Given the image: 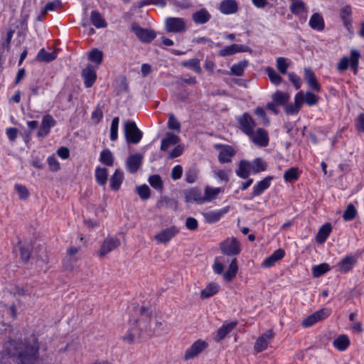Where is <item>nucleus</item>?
Segmentation results:
<instances>
[{
	"label": "nucleus",
	"instance_id": "obj_41",
	"mask_svg": "<svg viewBox=\"0 0 364 364\" xmlns=\"http://www.w3.org/2000/svg\"><path fill=\"white\" fill-rule=\"evenodd\" d=\"M252 173H257L264 171L267 168L266 162L261 158L255 159L251 161Z\"/></svg>",
	"mask_w": 364,
	"mask_h": 364
},
{
	"label": "nucleus",
	"instance_id": "obj_22",
	"mask_svg": "<svg viewBox=\"0 0 364 364\" xmlns=\"http://www.w3.org/2000/svg\"><path fill=\"white\" fill-rule=\"evenodd\" d=\"M237 324V321H232L230 323L223 324L218 330L216 336L214 338V340L216 342H220V341L224 339L226 337V336L235 328Z\"/></svg>",
	"mask_w": 364,
	"mask_h": 364
},
{
	"label": "nucleus",
	"instance_id": "obj_6",
	"mask_svg": "<svg viewBox=\"0 0 364 364\" xmlns=\"http://www.w3.org/2000/svg\"><path fill=\"white\" fill-rule=\"evenodd\" d=\"M179 232L176 226L165 228L154 235L157 244H167Z\"/></svg>",
	"mask_w": 364,
	"mask_h": 364
},
{
	"label": "nucleus",
	"instance_id": "obj_52",
	"mask_svg": "<svg viewBox=\"0 0 364 364\" xmlns=\"http://www.w3.org/2000/svg\"><path fill=\"white\" fill-rule=\"evenodd\" d=\"M119 123V118L118 117H114L110 127V139L112 141H116L118 138Z\"/></svg>",
	"mask_w": 364,
	"mask_h": 364
},
{
	"label": "nucleus",
	"instance_id": "obj_46",
	"mask_svg": "<svg viewBox=\"0 0 364 364\" xmlns=\"http://www.w3.org/2000/svg\"><path fill=\"white\" fill-rule=\"evenodd\" d=\"M99 161L108 166H112L114 162V158L112 152L109 149H105L101 151Z\"/></svg>",
	"mask_w": 364,
	"mask_h": 364
},
{
	"label": "nucleus",
	"instance_id": "obj_16",
	"mask_svg": "<svg viewBox=\"0 0 364 364\" xmlns=\"http://www.w3.org/2000/svg\"><path fill=\"white\" fill-rule=\"evenodd\" d=\"M230 210L229 206H225L222 209L213 211H209L203 213L204 218L207 223H214L218 222L222 216L228 213Z\"/></svg>",
	"mask_w": 364,
	"mask_h": 364
},
{
	"label": "nucleus",
	"instance_id": "obj_10",
	"mask_svg": "<svg viewBox=\"0 0 364 364\" xmlns=\"http://www.w3.org/2000/svg\"><path fill=\"white\" fill-rule=\"evenodd\" d=\"M120 245V240L115 237H107L102 242V245L97 252L99 257H105L108 253L114 250Z\"/></svg>",
	"mask_w": 364,
	"mask_h": 364
},
{
	"label": "nucleus",
	"instance_id": "obj_38",
	"mask_svg": "<svg viewBox=\"0 0 364 364\" xmlns=\"http://www.w3.org/2000/svg\"><path fill=\"white\" fill-rule=\"evenodd\" d=\"M57 57L56 53L55 51L48 53L44 48H42L39 50L36 55V60L40 62H50L55 60Z\"/></svg>",
	"mask_w": 364,
	"mask_h": 364
},
{
	"label": "nucleus",
	"instance_id": "obj_32",
	"mask_svg": "<svg viewBox=\"0 0 364 364\" xmlns=\"http://www.w3.org/2000/svg\"><path fill=\"white\" fill-rule=\"evenodd\" d=\"M244 51L243 46L237 44H232L231 46H228L221 49L218 52V55L222 57H225L228 55H231L235 54L237 53Z\"/></svg>",
	"mask_w": 364,
	"mask_h": 364
},
{
	"label": "nucleus",
	"instance_id": "obj_15",
	"mask_svg": "<svg viewBox=\"0 0 364 364\" xmlns=\"http://www.w3.org/2000/svg\"><path fill=\"white\" fill-rule=\"evenodd\" d=\"M82 76L84 79L85 87H91L97 78L95 69L91 65H87V67L82 72Z\"/></svg>",
	"mask_w": 364,
	"mask_h": 364
},
{
	"label": "nucleus",
	"instance_id": "obj_54",
	"mask_svg": "<svg viewBox=\"0 0 364 364\" xmlns=\"http://www.w3.org/2000/svg\"><path fill=\"white\" fill-rule=\"evenodd\" d=\"M357 210L353 204L348 205L346 210L343 213V217L345 220H352L355 218Z\"/></svg>",
	"mask_w": 364,
	"mask_h": 364
},
{
	"label": "nucleus",
	"instance_id": "obj_29",
	"mask_svg": "<svg viewBox=\"0 0 364 364\" xmlns=\"http://www.w3.org/2000/svg\"><path fill=\"white\" fill-rule=\"evenodd\" d=\"M224 192L223 188H213L207 186L204 189V196L205 203L211 202L215 200L219 193Z\"/></svg>",
	"mask_w": 364,
	"mask_h": 364
},
{
	"label": "nucleus",
	"instance_id": "obj_60",
	"mask_svg": "<svg viewBox=\"0 0 364 364\" xmlns=\"http://www.w3.org/2000/svg\"><path fill=\"white\" fill-rule=\"evenodd\" d=\"M15 190L18 193V196L21 199H26L29 196V192L26 186L21 184L15 185Z\"/></svg>",
	"mask_w": 364,
	"mask_h": 364
},
{
	"label": "nucleus",
	"instance_id": "obj_62",
	"mask_svg": "<svg viewBox=\"0 0 364 364\" xmlns=\"http://www.w3.org/2000/svg\"><path fill=\"white\" fill-rule=\"evenodd\" d=\"M198 177V171L196 169H190L186 173V181L189 183H194Z\"/></svg>",
	"mask_w": 364,
	"mask_h": 364
},
{
	"label": "nucleus",
	"instance_id": "obj_39",
	"mask_svg": "<svg viewBox=\"0 0 364 364\" xmlns=\"http://www.w3.org/2000/svg\"><path fill=\"white\" fill-rule=\"evenodd\" d=\"M90 19L92 23L98 28H105L107 23L101 16V14L97 11H92L91 12Z\"/></svg>",
	"mask_w": 364,
	"mask_h": 364
},
{
	"label": "nucleus",
	"instance_id": "obj_36",
	"mask_svg": "<svg viewBox=\"0 0 364 364\" xmlns=\"http://www.w3.org/2000/svg\"><path fill=\"white\" fill-rule=\"evenodd\" d=\"M186 200L188 202H196L198 204L205 203V196L198 190H191L186 195Z\"/></svg>",
	"mask_w": 364,
	"mask_h": 364
},
{
	"label": "nucleus",
	"instance_id": "obj_44",
	"mask_svg": "<svg viewBox=\"0 0 364 364\" xmlns=\"http://www.w3.org/2000/svg\"><path fill=\"white\" fill-rule=\"evenodd\" d=\"M219 290V286L216 283L209 284L200 294L202 299L209 298L215 295Z\"/></svg>",
	"mask_w": 364,
	"mask_h": 364
},
{
	"label": "nucleus",
	"instance_id": "obj_56",
	"mask_svg": "<svg viewBox=\"0 0 364 364\" xmlns=\"http://www.w3.org/2000/svg\"><path fill=\"white\" fill-rule=\"evenodd\" d=\"M149 183L156 190L162 191L163 183L161 177L159 175L151 176L149 178Z\"/></svg>",
	"mask_w": 364,
	"mask_h": 364
},
{
	"label": "nucleus",
	"instance_id": "obj_7",
	"mask_svg": "<svg viewBox=\"0 0 364 364\" xmlns=\"http://www.w3.org/2000/svg\"><path fill=\"white\" fill-rule=\"evenodd\" d=\"M166 30L168 32L181 33L186 31V24L181 18L168 17L165 20Z\"/></svg>",
	"mask_w": 364,
	"mask_h": 364
},
{
	"label": "nucleus",
	"instance_id": "obj_4",
	"mask_svg": "<svg viewBox=\"0 0 364 364\" xmlns=\"http://www.w3.org/2000/svg\"><path fill=\"white\" fill-rule=\"evenodd\" d=\"M220 248L222 253L228 256H235L241 252L240 243L235 237H229L223 240Z\"/></svg>",
	"mask_w": 364,
	"mask_h": 364
},
{
	"label": "nucleus",
	"instance_id": "obj_63",
	"mask_svg": "<svg viewBox=\"0 0 364 364\" xmlns=\"http://www.w3.org/2000/svg\"><path fill=\"white\" fill-rule=\"evenodd\" d=\"M168 127L171 129L179 130L181 125L173 114H169Z\"/></svg>",
	"mask_w": 364,
	"mask_h": 364
},
{
	"label": "nucleus",
	"instance_id": "obj_2",
	"mask_svg": "<svg viewBox=\"0 0 364 364\" xmlns=\"http://www.w3.org/2000/svg\"><path fill=\"white\" fill-rule=\"evenodd\" d=\"M123 131L126 141L129 144H138L143 136L142 132L137 127L136 123L131 120L124 122Z\"/></svg>",
	"mask_w": 364,
	"mask_h": 364
},
{
	"label": "nucleus",
	"instance_id": "obj_25",
	"mask_svg": "<svg viewBox=\"0 0 364 364\" xmlns=\"http://www.w3.org/2000/svg\"><path fill=\"white\" fill-rule=\"evenodd\" d=\"M142 156L139 154L129 156L127 161V168L131 173H135L141 164Z\"/></svg>",
	"mask_w": 364,
	"mask_h": 364
},
{
	"label": "nucleus",
	"instance_id": "obj_18",
	"mask_svg": "<svg viewBox=\"0 0 364 364\" xmlns=\"http://www.w3.org/2000/svg\"><path fill=\"white\" fill-rule=\"evenodd\" d=\"M219 9L223 14H233L237 11L238 5L235 0H223L220 4Z\"/></svg>",
	"mask_w": 364,
	"mask_h": 364
},
{
	"label": "nucleus",
	"instance_id": "obj_23",
	"mask_svg": "<svg viewBox=\"0 0 364 364\" xmlns=\"http://www.w3.org/2000/svg\"><path fill=\"white\" fill-rule=\"evenodd\" d=\"M304 78L309 85V87L315 92H319L321 90V86L317 82L316 76L313 71L308 68H304Z\"/></svg>",
	"mask_w": 364,
	"mask_h": 364
},
{
	"label": "nucleus",
	"instance_id": "obj_47",
	"mask_svg": "<svg viewBox=\"0 0 364 364\" xmlns=\"http://www.w3.org/2000/svg\"><path fill=\"white\" fill-rule=\"evenodd\" d=\"M290 6V10L294 15H300L306 11L305 4L299 0H294Z\"/></svg>",
	"mask_w": 364,
	"mask_h": 364
},
{
	"label": "nucleus",
	"instance_id": "obj_26",
	"mask_svg": "<svg viewBox=\"0 0 364 364\" xmlns=\"http://www.w3.org/2000/svg\"><path fill=\"white\" fill-rule=\"evenodd\" d=\"M302 95L296 93L294 97V104H289L286 107V112L287 114H294L299 112L302 106Z\"/></svg>",
	"mask_w": 364,
	"mask_h": 364
},
{
	"label": "nucleus",
	"instance_id": "obj_5",
	"mask_svg": "<svg viewBox=\"0 0 364 364\" xmlns=\"http://www.w3.org/2000/svg\"><path fill=\"white\" fill-rule=\"evenodd\" d=\"M237 122L240 129L247 136L252 135V132L256 127V122L247 112L243 113L237 117Z\"/></svg>",
	"mask_w": 364,
	"mask_h": 364
},
{
	"label": "nucleus",
	"instance_id": "obj_64",
	"mask_svg": "<svg viewBox=\"0 0 364 364\" xmlns=\"http://www.w3.org/2000/svg\"><path fill=\"white\" fill-rule=\"evenodd\" d=\"M355 127L359 132H364V113L360 114L355 119Z\"/></svg>",
	"mask_w": 364,
	"mask_h": 364
},
{
	"label": "nucleus",
	"instance_id": "obj_24",
	"mask_svg": "<svg viewBox=\"0 0 364 364\" xmlns=\"http://www.w3.org/2000/svg\"><path fill=\"white\" fill-rule=\"evenodd\" d=\"M210 18V14L205 9H201L192 15L193 21L197 24H204L207 23Z\"/></svg>",
	"mask_w": 364,
	"mask_h": 364
},
{
	"label": "nucleus",
	"instance_id": "obj_57",
	"mask_svg": "<svg viewBox=\"0 0 364 364\" xmlns=\"http://www.w3.org/2000/svg\"><path fill=\"white\" fill-rule=\"evenodd\" d=\"M289 64L287 59L284 57L277 58V68L278 70L283 75L287 73Z\"/></svg>",
	"mask_w": 364,
	"mask_h": 364
},
{
	"label": "nucleus",
	"instance_id": "obj_59",
	"mask_svg": "<svg viewBox=\"0 0 364 364\" xmlns=\"http://www.w3.org/2000/svg\"><path fill=\"white\" fill-rule=\"evenodd\" d=\"M47 162L51 171L56 172L60 169V163L54 155L48 156Z\"/></svg>",
	"mask_w": 364,
	"mask_h": 364
},
{
	"label": "nucleus",
	"instance_id": "obj_37",
	"mask_svg": "<svg viewBox=\"0 0 364 364\" xmlns=\"http://www.w3.org/2000/svg\"><path fill=\"white\" fill-rule=\"evenodd\" d=\"M333 346L341 350H345L350 345V340L346 335H341L333 342Z\"/></svg>",
	"mask_w": 364,
	"mask_h": 364
},
{
	"label": "nucleus",
	"instance_id": "obj_1",
	"mask_svg": "<svg viewBox=\"0 0 364 364\" xmlns=\"http://www.w3.org/2000/svg\"><path fill=\"white\" fill-rule=\"evenodd\" d=\"M41 343L36 335L22 341H10L0 352V363L11 364V360L17 364H40Z\"/></svg>",
	"mask_w": 364,
	"mask_h": 364
},
{
	"label": "nucleus",
	"instance_id": "obj_12",
	"mask_svg": "<svg viewBox=\"0 0 364 364\" xmlns=\"http://www.w3.org/2000/svg\"><path fill=\"white\" fill-rule=\"evenodd\" d=\"M250 140L257 146L265 147L269 144L268 132L262 129L258 128L256 132H252V135L249 136Z\"/></svg>",
	"mask_w": 364,
	"mask_h": 364
},
{
	"label": "nucleus",
	"instance_id": "obj_40",
	"mask_svg": "<svg viewBox=\"0 0 364 364\" xmlns=\"http://www.w3.org/2000/svg\"><path fill=\"white\" fill-rule=\"evenodd\" d=\"M97 183L100 186H105L107 181L108 173L106 168L97 167L95 173Z\"/></svg>",
	"mask_w": 364,
	"mask_h": 364
},
{
	"label": "nucleus",
	"instance_id": "obj_55",
	"mask_svg": "<svg viewBox=\"0 0 364 364\" xmlns=\"http://www.w3.org/2000/svg\"><path fill=\"white\" fill-rule=\"evenodd\" d=\"M267 73L268 75V77L270 80V81L276 85H278L282 82V77L281 76L271 67H268L267 68Z\"/></svg>",
	"mask_w": 364,
	"mask_h": 364
},
{
	"label": "nucleus",
	"instance_id": "obj_61",
	"mask_svg": "<svg viewBox=\"0 0 364 364\" xmlns=\"http://www.w3.org/2000/svg\"><path fill=\"white\" fill-rule=\"evenodd\" d=\"M254 113L255 115L258 116L259 117H260L262 119V122L264 124H269V121L266 116V112H265L264 109L262 107H257L254 110Z\"/></svg>",
	"mask_w": 364,
	"mask_h": 364
},
{
	"label": "nucleus",
	"instance_id": "obj_30",
	"mask_svg": "<svg viewBox=\"0 0 364 364\" xmlns=\"http://www.w3.org/2000/svg\"><path fill=\"white\" fill-rule=\"evenodd\" d=\"M238 271L237 259L234 258L232 259L229 264L228 270L223 274V278L227 282H230L233 278L235 277Z\"/></svg>",
	"mask_w": 364,
	"mask_h": 364
},
{
	"label": "nucleus",
	"instance_id": "obj_13",
	"mask_svg": "<svg viewBox=\"0 0 364 364\" xmlns=\"http://www.w3.org/2000/svg\"><path fill=\"white\" fill-rule=\"evenodd\" d=\"M208 346V344L206 341L202 340L196 341L189 348L186 350L184 359L187 360L196 357Z\"/></svg>",
	"mask_w": 364,
	"mask_h": 364
},
{
	"label": "nucleus",
	"instance_id": "obj_34",
	"mask_svg": "<svg viewBox=\"0 0 364 364\" xmlns=\"http://www.w3.org/2000/svg\"><path fill=\"white\" fill-rule=\"evenodd\" d=\"M331 232L330 223H326L319 229L316 236V242L320 244L325 242Z\"/></svg>",
	"mask_w": 364,
	"mask_h": 364
},
{
	"label": "nucleus",
	"instance_id": "obj_14",
	"mask_svg": "<svg viewBox=\"0 0 364 364\" xmlns=\"http://www.w3.org/2000/svg\"><path fill=\"white\" fill-rule=\"evenodd\" d=\"M56 121L54 118L50 114H46L43 116L42 119V122L39 129L38 131V137H45L46 136L50 131V129L55 126Z\"/></svg>",
	"mask_w": 364,
	"mask_h": 364
},
{
	"label": "nucleus",
	"instance_id": "obj_17",
	"mask_svg": "<svg viewBox=\"0 0 364 364\" xmlns=\"http://www.w3.org/2000/svg\"><path fill=\"white\" fill-rule=\"evenodd\" d=\"M273 338V333L272 331L263 333L260 336L255 342L254 348L256 352H262L267 348L269 341Z\"/></svg>",
	"mask_w": 364,
	"mask_h": 364
},
{
	"label": "nucleus",
	"instance_id": "obj_58",
	"mask_svg": "<svg viewBox=\"0 0 364 364\" xmlns=\"http://www.w3.org/2000/svg\"><path fill=\"white\" fill-rule=\"evenodd\" d=\"M102 52L97 50V49H93L89 54L88 58L90 61L94 62L97 63V65H100L102 63Z\"/></svg>",
	"mask_w": 364,
	"mask_h": 364
},
{
	"label": "nucleus",
	"instance_id": "obj_42",
	"mask_svg": "<svg viewBox=\"0 0 364 364\" xmlns=\"http://www.w3.org/2000/svg\"><path fill=\"white\" fill-rule=\"evenodd\" d=\"M183 67L188 68L196 73L200 74L202 72V69L200 65V60L198 58H193L188 60H185L181 63Z\"/></svg>",
	"mask_w": 364,
	"mask_h": 364
},
{
	"label": "nucleus",
	"instance_id": "obj_3",
	"mask_svg": "<svg viewBox=\"0 0 364 364\" xmlns=\"http://www.w3.org/2000/svg\"><path fill=\"white\" fill-rule=\"evenodd\" d=\"M360 55L359 52L355 50H351L350 58L343 57L337 65V69L339 71H344L348 68L349 66L354 70L355 73L358 70V62Z\"/></svg>",
	"mask_w": 364,
	"mask_h": 364
},
{
	"label": "nucleus",
	"instance_id": "obj_43",
	"mask_svg": "<svg viewBox=\"0 0 364 364\" xmlns=\"http://www.w3.org/2000/svg\"><path fill=\"white\" fill-rule=\"evenodd\" d=\"M214 177L221 182L228 183L230 181V169L215 168L213 170Z\"/></svg>",
	"mask_w": 364,
	"mask_h": 364
},
{
	"label": "nucleus",
	"instance_id": "obj_19",
	"mask_svg": "<svg viewBox=\"0 0 364 364\" xmlns=\"http://www.w3.org/2000/svg\"><path fill=\"white\" fill-rule=\"evenodd\" d=\"M285 252L282 249H278L274 251L269 257H267L262 263V267L264 268H269L274 265L279 260L284 257Z\"/></svg>",
	"mask_w": 364,
	"mask_h": 364
},
{
	"label": "nucleus",
	"instance_id": "obj_48",
	"mask_svg": "<svg viewBox=\"0 0 364 364\" xmlns=\"http://www.w3.org/2000/svg\"><path fill=\"white\" fill-rule=\"evenodd\" d=\"M289 99V95L287 93L277 91L272 96L273 102L277 105H283L287 102Z\"/></svg>",
	"mask_w": 364,
	"mask_h": 364
},
{
	"label": "nucleus",
	"instance_id": "obj_31",
	"mask_svg": "<svg viewBox=\"0 0 364 364\" xmlns=\"http://www.w3.org/2000/svg\"><path fill=\"white\" fill-rule=\"evenodd\" d=\"M123 172L117 169L110 178V188L113 191H118L123 181Z\"/></svg>",
	"mask_w": 364,
	"mask_h": 364
},
{
	"label": "nucleus",
	"instance_id": "obj_35",
	"mask_svg": "<svg viewBox=\"0 0 364 364\" xmlns=\"http://www.w3.org/2000/svg\"><path fill=\"white\" fill-rule=\"evenodd\" d=\"M178 141L179 137L177 135L168 133L161 141V149L166 151L169 146L176 145Z\"/></svg>",
	"mask_w": 364,
	"mask_h": 364
},
{
	"label": "nucleus",
	"instance_id": "obj_45",
	"mask_svg": "<svg viewBox=\"0 0 364 364\" xmlns=\"http://www.w3.org/2000/svg\"><path fill=\"white\" fill-rule=\"evenodd\" d=\"M298 93H301L302 95V105L305 103L309 106H314L318 101V97L311 92H306L304 94L302 91H300Z\"/></svg>",
	"mask_w": 364,
	"mask_h": 364
},
{
	"label": "nucleus",
	"instance_id": "obj_27",
	"mask_svg": "<svg viewBox=\"0 0 364 364\" xmlns=\"http://www.w3.org/2000/svg\"><path fill=\"white\" fill-rule=\"evenodd\" d=\"M309 26L311 28L321 31L325 27L324 20L322 16L318 13L314 14L309 20Z\"/></svg>",
	"mask_w": 364,
	"mask_h": 364
},
{
	"label": "nucleus",
	"instance_id": "obj_11",
	"mask_svg": "<svg viewBox=\"0 0 364 364\" xmlns=\"http://www.w3.org/2000/svg\"><path fill=\"white\" fill-rule=\"evenodd\" d=\"M132 30L138 38L144 43H149L156 37V34L153 31L143 28L136 23L132 25Z\"/></svg>",
	"mask_w": 364,
	"mask_h": 364
},
{
	"label": "nucleus",
	"instance_id": "obj_50",
	"mask_svg": "<svg viewBox=\"0 0 364 364\" xmlns=\"http://www.w3.org/2000/svg\"><path fill=\"white\" fill-rule=\"evenodd\" d=\"M299 176V169L297 168L292 167L284 172V179L287 182H293L297 180Z\"/></svg>",
	"mask_w": 364,
	"mask_h": 364
},
{
	"label": "nucleus",
	"instance_id": "obj_49",
	"mask_svg": "<svg viewBox=\"0 0 364 364\" xmlns=\"http://www.w3.org/2000/svg\"><path fill=\"white\" fill-rule=\"evenodd\" d=\"M330 270V266L327 263H322L318 265L314 266L312 273L314 277H319Z\"/></svg>",
	"mask_w": 364,
	"mask_h": 364
},
{
	"label": "nucleus",
	"instance_id": "obj_33",
	"mask_svg": "<svg viewBox=\"0 0 364 364\" xmlns=\"http://www.w3.org/2000/svg\"><path fill=\"white\" fill-rule=\"evenodd\" d=\"M351 15L352 9L349 5H346L340 11V17L343 21L344 26L348 28H349V26L351 25Z\"/></svg>",
	"mask_w": 364,
	"mask_h": 364
},
{
	"label": "nucleus",
	"instance_id": "obj_9",
	"mask_svg": "<svg viewBox=\"0 0 364 364\" xmlns=\"http://www.w3.org/2000/svg\"><path fill=\"white\" fill-rule=\"evenodd\" d=\"M215 147L219 151L218 161L220 164H226L232 161V158L235 156V151L231 146L216 144Z\"/></svg>",
	"mask_w": 364,
	"mask_h": 364
},
{
	"label": "nucleus",
	"instance_id": "obj_51",
	"mask_svg": "<svg viewBox=\"0 0 364 364\" xmlns=\"http://www.w3.org/2000/svg\"><path fill=\"white\" fill-rule=\"evenodd\" d=\"M247 61H241L234 64L230 68V74L236 76H241L244 73V69L247 67Z\"/></svg>",
	"mask_w": 364,
	"mask_h": 364
},
{
	"label": "nucleus",
	"instance_id": "obj_28",
	"mask_svg": "<svg viewBox=\"0 0 364 364\" xmlns=\"http://www.w3.org/2000/svg\"><path fill=\"white\" fill-rule=\"evenodd\" d=\"M355 262L356 259L354 257L346 256L338 263L339 269L341 272L346 273L352 269Z\"/></svg>",
	"mask_w": 364,
	"mask_h": 364
},
{
	"label": "nucleus",
	"instance_id": "obj_8",
	"mask_svg": "<svg viewBox=\"0 0 364 364\" xmlns=\"http://www.w3.org/2000/svg\"><path fill=\"white\" fill-rule=\"evenodd\" d=\"M331 314V310L330 309H321L314 314H311L305 319H304L302 322V325L304 327H310L317 323L319 321L323 320L326 318L328 317Z\"/></svg>",
	"mask_w": 364,
	"mask_h": 364
},
{
	"label": "nucleus",
	"instance_id": "obj_20",
	"mask_svg": "<svg viewBox=\"0 0 364 364\" xmlns=\"http://www.w3.org/2000/svg\"><path fill=\"white\" fill-rule=\"evenodd\" d=\"M235 173L241 178H247L250 174L252 173L251 161L241 160L238 164Z\"/></svg>",
	"mask_w": 364,
	"mask_h": 364
},
{
	"label": "nucleus",
	"instance_id": "obj_21",
	"mask_svg": "<svg viewBox=\"0 0 364 364\" xmlns=\"http://www.w3.org/2000/svg\"><path fill=\"white\" fill-rule=\"evenodd\" d=\"M272 179L273 178L272 176H267L263 180L257 182L252 189V198L260 196L265 190H267L270 186L271 181Z\"/></svg>",
	"mask_w": 364,
	"mask_h": 364
},
{
	"label": "nucleus",
	"instance_id": "obj_53",
	"mask_svg": "<svg viewBox=\"0 0 364 364\" xmlns=\"http://www.w3.org/2000/svg\"><path fill=\"white\" fill-rule=\"evenodd\" d=\"M136 192L142 200H147L150 198L151 190L146 184L137 186Z\"/></svg>",
	"mask_w": 364,
	"mask_h": 364
}]
</instances>
